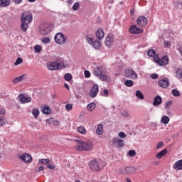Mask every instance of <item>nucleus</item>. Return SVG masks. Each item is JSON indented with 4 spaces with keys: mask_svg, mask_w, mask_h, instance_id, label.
Segmentation results:
<instances>
[{
    "mask_svg": "<svg viewBox=\"0 0 182 182\" xmlns=\"http://www.w3.org/2000/svg\"><path fill=\"white\" fill-rule=\"evenodd\" d=\"M118 136L121 138V139H126L127 135L124 134V132H121L118 134Z\"/></svg>",
    "mask_w": 182,
    "mask_h": 182,
    "instance_id": "nucleus-46",
    "label": "nucleus"
},
{
    "mask_svg": "<svg viewBox=\"0 0 182 182\" xmlns=\"http://www.w3.org/2000/svg\"><path fill=\"white\" fill-rule=\"evenodd\" d=\"M55 41L58 45H63L66 42V37L62 33H58L55 36Z\"/></svg>",
    "mask_w": 182,
    "mask_h": 182,
    "instance_id": "nucleus-7",
    "label": "nucleus"
},
{
    "mask_svg": "<svg viewBox=\"0 0 182 182\" xmlns=\"http://www.w3.org/2000/svg\"><path fill=\"white\" fill-rule=\"evenodd\" d=\"M73 109V105H72V104H67L65 105V109L68 112H70V110H72Z\"/></svg>",
    "mask_w": 182,
    "mask_h": 182,
    "instance_id": "nucleus-43",
    "label": "nucleus"
},
{
    "mask_svg": "<svg viewBox=\"0 0 182 182\" xmlns=\"http://www.w3.org/2000/svg\"><path fill=\"white\" fill-rule=\"evenodd\" d=\"M154 60L158 63L159 66H166V65H168V57L166 55L164 56L161 59L159 57H154Z\"/></svg>",
    "mask_w": 182,
    "mask_h": 182,
    "instance_id": "nucleus-6",
    "label": "nucleus"
},
{
    "mask_svg": "<svg viewBox=\"0 0 182 182\" xmlns=\"http://www.w3.org/2000/svg\"><path fill=\"white\" fill-rule=\"evenodd\" d=\"M53 124L54 126H59V121L58 120L53 121Z\"/></svg>",
    "mask_w": 182,
    "mask_h": 182,
    "instance_id": "nucleus-59",
    "label": "nucleus"
},
{
    "mask_svg": "<svg viewBox=\"0 0 182 182\" xmlns=\"http://www.w3.org/2000/svg\"><path fill=\"white\" fill-rule=\"evenodd\" d=\"M96 36L97 39H103L105 38V32L103 31V29L102 28H98L97 31L96 32Z\"/></svg>",
    "mask_w": 182,
    "mask_h": 182,
    "instance_id": "nucleus-20",
    "label": "nucleus"
},
{
    "mask_svg": "<svg viewBox=\"0 0 182 182\" xmlns=\"http://www.w3.org/2000/svg\"><path fill=\"white\" fill-rule=\"evenodd\" d=\"M176 77H178V79H182V69L177 70Z\"/></svg>",
    "mask_w": 182,
    "mask_h": 182,
    "instance_id": "nucleus-36",
    "label": "nucleus"
},
{
    "mask_svg": "<svg viewBox=\"0 0 182 182\" xmlns=\"http://www.w3.org/2000/svg\"><path fill=\"white\" fill-rule=\"evenodd\" d=\"M43 170H45V168L43 166H40L38 168V170H37V171H43Z\"/></svg>",
    "mask_w": 182,
    "mask_h": 182,
    "instance_id": "nucleus-60",
    "label": "nucleus"
},
{
    "mask_svg": "<svg viewBox=\"0 0 182 182\" xmlns=\"http://www.w3.org/2000/svg\"><path fill=\"white\" fill-rule=\"evenodd\" d=\"M11 5V0H0V6L6 7Z\"/></svg>",
    "mask_w": 182,
    "mask_h": 182,
    "instance_id": "nucleus-27",
    "label": "nucleus"
},
{
    "mask_svg": "<svg viewBox=\"0 0 182 182\" xmlns=\"http://www.w3.org/2000/svg\"><path fill=\"white\" fill-rule=\"evenodd\" d=\"M56 60H57V62H62V59L61 58H57Z\"/></svg>",
    "mask_w": 182,
    "mask_h": 182,
    "instance_id": "nucleus-62",
    "label": "nucleus"
},
{
    "mask_svg": "<svg viewBox=\"0 0 182 182\" xmlns=\"http://www.w3.org/2000/svg\"><path fill=\"white\" fill-rule=\"evenodd\" d=\"M5 124V121L4 120V118H0V127H2Z\"/></svg>",
    "mask_w": 182,
    "mask_h": 182,
    "instance_id": "nucleus-55",
    "label": "nucleus"
},
{
    "mask_svg": "<svg viewBox=\"0 0 182 182\" xmlns=\"http://www.w3.org/2000/svg\"><path fill=\"white\" fill-rule=\"evenodd\" d=\"M33 19V16L28 11H24L21 16V22H26L27 23H31Z\"/></svg>",
    "mask_w": 182,
    "mask_h": 182,
    "instance_id": "nucleus-4",
    "label": "nucleus"
},
{
    "mask_svg": "<svg viewBox=\"0 0 182 182\" xmlns=\"http://www.w3.org/2000/svg\"><path fill=\"white\" fill-rule=\"evenodd\" d=\"M73 11H77L79 9V3H75L73 6Z\"/></svg>",
    "mask_w": 182,
    "mask_h": 182,
    "instance_id": "nucleus-47",
    "label": "nucleus"
},
{
    "mask_svg": "<svg viewBox=\"0 0 182 182\" xmlns=\"http://www.w3.org/2000/svg\"><path fill=\"white\" fill-rule=\"evenodd\" d=\"M136 23L140 28H143L147 25V18L143 16H141L136 20Z\"/></svg>",
    "mask_w": 182,
    "mask_h": 182,
    "instance_id": "nucleus-12",
    "label": "nucleus"
},
{
    "mask_svg": "<svg viewBox=\"0 0 182 182\" xmlns=\"http://www.w3.org/2000/svg\"><path fill=\"white\" fill-rule=\"evenodd\" d=\"M151 79H158L159 78V75L156 73H152L150 75Z\"/></svg>",
    "mask_w": 182,
    "mask_h": 182,
    "instance_id": "nucleus-49",
    "label": "nucleus"
},
{
    "mask_svg": "<svg viewBox=\"0 0 182 182\" xmlns=\"http://www.w3.org/2000/svg\"><path fill=\"white\" fill-rule=\"evenodd\" d=\"M136 97L139 99V100H143L144 99V95H143V92L140 90H136L135 92Z\"/></svg>",
    "mask_w": 182,
    "mask_h": 182,
    "instance_id": "nucleus-29",
    "label": "nucleus"
},
{
    "mask_svg": "<svg viewBox=\"0 0 182 182\" xmlns=\"http://www.w3.org/2000/svg\"><path fill=\"white\" fill-rule=\"evenodd\" d=\"M32 114L34 116L36 119H38V116H39V109H33L32 110Z\"/></svg>",
    "mask_w": 182,
    "mask_h": 182,
    "instance_id": "nucleus-34",
    "label": "nucleus"
},
{
    "mask_svg": "<svg viewBox=\"0 0 182 182\" xmlns=\"http://www.w3.org/2000/svg\"><path fill=\"white\" fill-rule=\"evenodd\" d=\"M172 95L175 97H178V96H180V92H178V90H177L176 89H173V90H172Z\"/></svg>",
    "mask_w": 182,
    "mask_h": 182,
    "instance_id": "nucleus-38",
    "label": "nucleus"
},
{
    "mask_svg": "<svg viewBox=\"0 0 182 182\" xmlns=\"http://www.w3.org/2000/svg\"><path fill=\"white\" fill-rule=\"evenodd\" d=\"M26 77V75H21V76L14 78L12 80V82H13V83H19L20 82H22V80H25Z\"/></svg>",
    "mask_w": 182,
    "mask_h": 182,
    "instance_id": "nucleus-24",
    "label": "nucleus"
},
{
    "mask_svg": "<svg viewBox=\"0 0 182 182\" xmlns=\"http://www.w3.org/2000/svg\"><path fill=\"white\" fill-rule=\"evenodd\" d=\"M170 106H171V101H169L165 104V109H168Z\"/></svg>",
    "mask_w": 182,
    "mask_h": 182,
    "instance_id": "nucleus-54",
    "label": "nucleus"
},
{
    "mask_svg": "<svg viewBox=\"0 0 182 182\" xmlns=\"http://www.w3.org/2000/svg\"><path fill=\"white\" fill-rule=\"evenodd\" d=\"M49 161H50L49 159H40L38 161V163L39 164L45 165V164H48Z\"/></svg>",
    "mask_w": 182,
    "mask_h": 182,
    "instance_id": "nucleus-33",
    "label": "nucleus"
},
{
    "mask_svg": "<svg viewBox=\"0 0 182 182\" xmlns=\"http://www.w3.org/2000/svg\"><path fill=\"white\" fill-rule=\"evenodd\" d=\"M52 31V26L48 24H45L40 27V33L41 35H48Z\"/></svg>",
    "mask_w": 182,
    "mask_h": 182,
    "instance_id": "nucleus-9",
    "label": "nucleus"
},
{
    "mask_svg": "<svg viewBox=\"0 0 182 182\" xmlns=\"http://www.w3.org/2000/svg\"><path fill=\"white\" fill-rule=\"evenodd\" d=\"M128 156H129V157H134V156H136V151L134 150L129 151Z\"/></svg>",
    "mask_w": 182,
    "mask_h": 182,
    "instance_id": "nucleus-44",
    "label": "nucleus"
},
{
    "mask_svg": "<svg viewBox=\"0 0 182 182\" xmlns=\"http://www.w3.org/2000/svg\"><path fill=\"white\" fill-rule=\"evenodd\" d=\"M109 95V90H104L102 96H105V97H107Z\"/></svg>",
    "mask_w": 182,
    "mask_h": 182,
    "instance_id": "nucleus-53",
    "label": "nucleus"
},
{
    "mask_svg": "<svg viewBox=\"0 0 182 182\" xmlns=\"http://www.w3.org/2000/svg\"><path fill=\"white\" fill-rule=\"evenodd\" d=\"M130 33L137 34V33H143V29L139 28L137 26L133 25L129 28Z\"/></svg>",
    "mask_w": 182,
    "mask_h": 182,
    "instance_id": "nucleus-14",
    "label": "nucleus"
},
{
    "mask_svg": "<svg viewBox=\"0 0 182 182\" xmlns=\"http://www.w3.org/2000/svg\"><path fill=\"white\" fill-rule=\"evenodd\" d=\"M75 150L77 151H90L93 149V142L90 141H83L75 139Z\"/></svg>",
    "mask_w": 182,
    "mask_h": 182,
    "instance_id": "nucleus-1",
    "label": "nucleus"
},
{
    "mask_svg": "<svg viewBox=\"0 0 182 182\" xmlns=\"http://www.w3.org/2000/svg\"><path fill=\"white\" fill-rule=\"evenodd\" d=\"M64 78L65 79V80H67V82L72 80V74L70 73L65 74L64 76Z\"/></svg>",
    "mask_w": 182,
    "mask_h": 182,
    "instance_id": "nucleus-39",
    "label": "nucleus"
},
{
    "mask_svg": "<svg viewBox=\"0 0 182 182\" xmlns=\"http://www.w3.org/2000/svg\"><path fill=\"white\" fill-rule=\"evenodd\" d=\"M163 147H164V142L161 141L157 144V146H156L157 150L160 149H163Z\"/></svg>",
    "mask_w": 182,
    "mask_h": 182,
    "instance_id": "nucleus-45",
    "label": "nucleus"
},
{
    "mask_svg": "<svg viewBox=\"0 0 182 182\" xmlns=\"http://www.w3.org/2000/svg\"><path fill=\"white\" fill-rule=\"evenodd\" d=\"M125 76L129 79H137V73L132 69L125 70Z\"/></svg>",
    "mask_w": 182,
    "mask_h": 182,
    "instance_id": "nucleus-10",
    "label": "nucleus"
},
{
    "mask_svg": "<svg viewBox=\"0 0 182 182\" xmlns=\"http://www.w3.org/2000/svg\"><path fill=\"white\" fill-rule=\"evenodd\" d=\"M77 132L80 133V134H86V129H85L83 127H77Z\"/></svg>",
    "mask_w": 182,
    "mask_h": 182,
    "instance_id": "nucleus-31",
    "label": "nucleus"
},
{
    "mask_svg": "<svg viewBox=\"0 0 182 182\" xmlns=\"http://www.w3.org/2000/svg\"><path fill=\"white\" fill-rule=\"evenodd\" d=\"M86 41L88 42L90 45H92L94 49L99 50V48L102 46V44L100 43V41L99 40L93 41V38L90 37H87Z\"/></svg>",
    "mask_w": 182,
    "mask_h": 182,
    "instance_id": "nucleus-5",
    "label": "nucleus"
},
{
    "mask_svg": "<svg viewBox=\"0 0 182 182\" xmlns=\"http://www.w3.org/2000/svg\"><path fill=\"white\" fill-rule=\"evenodd\" d=\"M124 85L127 86V87H132V86H133V81L132 80H127L125 81Z\"/></svg>",
    "mask_w": 182,
    "mask_h": 182,
    "instance_id": "nucleus-35",
    "label": "nucleus"
},
{
    "mask_svg": "<svg viewBox=\"0 0 182 182\" xmlns=\"http://www.w3.org/2000/svg\"><path fill=\"white\" fill-rule=\"evenodd\" d=\"M75 182H81V181L79 180H75Z\"/></svg>",
    "mask_w": 182,
    "mask_h": 182,
    "instance_id": "nucleus-64",
    "label": "nucleus"
},
{
    "mask_svg": "<svg viewBox=\"0 0 182 182\" xmlns=\"http://www.w3.org/2000/svg\"><path fill=\"white\" fill-rule=\"evenodd\" d=\"M136 171V168L133 166H127L122 168V173L124 174H132V173H134Z\"/></svg>",
    "mask_w": 182,
    "mask_h": 182,
    "instance_id": "nucleus-17",
    "label": "nucleus"
},
{
    "mask_svg": "<svg viewBox=\"0 0 182 182\" xmlns=\"http://www.w3.org/2000/svg\"><path fill=\"white\" fill-rule=\"evenodd\" d=\"M41 50H42V48L41 47V46L36 45L34 47V51L36 52V53H39Z\"/></svg>",
    "mask_w": 182,
    "mask_h": 182,
    "instance_id": "nucleus-42",
    "label": "nucleus"
},
{
    "mask_svg": "<svg viewBox=\"0 0 182 182\" xmlns=\"http://www.w3.org/2000/svg\"><path fill=\"white\" fill-rule=\"evenodd\" d=\"M85 77H90V72L89 70L84 71Z\"/></svg>",
    "mask_w": 182,
    "mask_h": 182,
    "instance_id": "nucleus-51",
    "label": "nucleus"
},
{
    "mask_svg": "<svg viewBox=\"0 0 182 182\" xmlns=\"http://www.w3.org/2000/svg\"><path fill=\"white\" fill-rule=\"evenodd\" d=\"M23 62V60H22L21 58H18L16 62L14 63V65L18 66V65H21V63H22Z\"/></svg>",
    "mask_w": 182,
    "mask_h": 182,
    "instance_id": "nucleus-41",
    "label": "nucleus"
},
{
    "mask_svg": "<svg viewBox=\"0 0 182 182\" xmlns=\"http://www.w3.org/2000/svg\"><path fill=\"white\" fill-rule=\"evenodd\" d=\"M103 124H100L96 129V133L98 136H102V134H103Z\"/></svg>",
    "mask_w": 182,
    "mask_h": 182,
    "instance_id": "nucleus-26",
    "label": "nucleus"
},
{
    "mask_svg": "<svg viewBox=\"0 0 182 182\" xmlns=\"http://www.w3.org/2000/svg\"><path fill=\"white\" fill-rule=\"evenodd\" d=\"M4 116H5V109H0V118L4 119Z\"/></svg>",
    "mask_w": 182,
    "mask_h": 182,
    "instance_id": "nucleus-48",
    "label": "nucleus"
},
{
    "mask_svg": "<svg viewBox=\"0 0 182 182\" xmlns=\"http://www.w3.org/2000/svg\"><path fill=\"white\" fill-rule=\"evenodd\" d=\"M177 50H178L179 53H180V55L181 56L182 58V46H179L178 48H177Z\"/></svg>",
    "mask_w": 182,
    "mask_h": 182,
    "instance_id": "nucleus-57",
    "label": "nucleus"
},
{
    "mask_svg": "<svg viewBox=\"0 0 182 182\" xmlns=\"http://www.w3.org/2000/svg\"><path fill=\"white\" fill-rule=\"evenodd\" d=\"M18 99L21 103H31L32 102V97H26L22 94L18 95Z\"/></svg>",
    "mask_w": 182,
    "mask_h": 182,
    "instance_id": "nucleus-15",
    "label": "nucleus"
},
{
    "mask_svg": "<svg viewBox=\"0 0 182 182\" xmlns=\"http://www.w3.org/2000/svg\"><path fill=\"white\" fill-rule=\"evenodd\" d=\"M167 154V149H164L156 155V159L160 160V159L164 157Z\"/></svg>",
    "mask_w": 182,
    "mask_h": 182,
    "instance_id": "nucleus-25",
    "label": "nucleus"
},
{
    "mask_svg": "<svg viewBox=\"0 0 182 182\" xmlns=\"http://www.w3.org/2000/svg\"><path fill=\"white\" fill-rule=\"evenodd\" d=\"M64 86H65V88L68 89V90H69V85L65 83V84H64Z\"/></svg>",
    "mask_w": 182,
    "mask_h": 182,
    "instance_id": "nucleus-61",
    "label": "nucleus"
},
{
    "mask_svg": "<svg viewBox=\"0 0 182 182\" xmlns=\"http://www.w3.org/2000/svg\"><path fill=\"white\" fill-rule=\"evenodd\" d=\"M95 76L100 77V80L102 82H109L110 80V77L107 75V72H106V68L104 67H97L93 71Z\"/></svg>",
    "mask_w": 182,
    "mask_h": 182,
    "instance_id": "nucleus-2",
    "label": "nucleus"
},
{
    "mask_svg": "<svg viewBox=\"0 0 182 182\" xmlns=\"http://www.w3.org/2000/svg\"><path fill=\"white\" fill-rule=\"evenodd\" d=\"M106 166V163L102 159H95L90 162V167L94 171H100Z\"/></svg>",
    "mask_w": 182,
    "mask_h": 182,
    "instance_id": "nucleus-3",
    "label": "nucleus"
},
{
    "mask_svg": "<svg viewBox=\"0 0 182 182\" xmlns=\"http://www.w3.org/2000/svg\"><path fill=\"white\" fill-rule=\"evenodd\" d=\"M130 114L129 113V112H127V111H123L122 112V116H123L124 117H129V115Z\"/></svg>",
    "mask_w": 182,
    "mask_h": 182,
    "instance_id": "nucleus-50",
    "label": "nucleus"
},
{
    "mask_svg": "<svg viewBox=\"0 0 182 182\" xmlns=\"http://www.w3.org/2000/svg\"><path fill=\"white\" fill-rule=\"evenodd\" d=\"M42 112L44 114H50V108H49L48 106H46L43 108Z\"/></svg>",
    "mask_w": 182,
    "mask_h": 182,
    "instance_id": "nucleus-32",
    "label": "nucleus"
},
{
    "mask_svg": "<svg viewBox=\"0 0 182 182\" xmlns=\"http://www.w3.org/2000/svg\"><path fill=\"white\" fill-rule=\"evenodd\" d=\"M94 109H96V103L91 102L87 105V110H88V112H93Z\"/></svg>",
    "mask_w": 182,
    "mask_h": 182,
    "instance_id": "nucleus-28",
    "label": "nucleus"
},
{
    "mask_svg": "<svg viewBox=\"0 0 182 182\" xmlns=\"http://www.w3.org/2000/svg\"><path fill=\"white\" fill-rule=\"evenodd\" d=\"M147 53L151 58H154L156 56V51L154 50H149Z\"/></svg>",
    "mask_w": 182,
    "mask_h": 182,
    "instance_id": "nucleus-37",
    "label": "nucleus"
},
{
    "mask_svg": "<svg viewBox=\"0 0 182 182\" xmlns=\"http://www.w3.org/2000/svg\"><path fill=\"white\" fill-rule=\"evenodd\" d=\"M97 93H99V85H97V84H95L91 89L90 95L91 97H96V96H97Z\"/></svg>",
    "mask_w": 182,
    "mask_h": 182,
    "instance_id": "nucleus-16",
    "label": "nucleus"
},
{
    "mask_svg": "<svg viewBox=\"0 0 182 182\" xmlns=\"http://www.w3.org/2000/svg\"><path fill=\"white\" fill-rule=\"evenodd\" d=\"M174 170H182V159L176 161L173 166Z\"/></svg>",
    "mask_w": 182,
    "mask_h": 182,
    "instance_id": "nucleus-22",
    "label": "nucleus"
},
{
    "mask_svg": "<svg viewBox=\"0 0 182 182\" xmlns=\"http://www.w3.org/2000/svg\"><path fill=\"white\" fill-rule=\"evenodd\" d=\"M113 143L114 144H117L118 147H123L124 146V140L119 138H114Z\"/></svg>",
    "mask_w": 182,
    "mask_h": 182,
    "instance_id": "nucleus-18",
    "label": "nucleus"
},
{
    "mask_svg": "<svg viewBox=\"0 0 182 182\" xmlns=\"http://www.w3.org/2000/svg\"><path fill=\"white\" fill-rule=\"evenodd\" d=\"M113 42H114V40L113 39V36H108L106 37L105 38V45L106 46H111L112 43H113Z\"/></svg>",
    "mask_w": 182,
    "mask_h": 182,
    "instance_id": "nucleus-19",
    "label": "nucleus"
},
{
    "mask_svg": "<svg viewBox=\"0 0 182 182\" xmlns=\"http://www.w3.org/2000/svg\"><path fill=\"white\" fill-rule=\"evenodd\" d=\"M158 85L160 86V87H163V89H166V87H168L170 85V81H168V78H164L160 80L158 82Z\"/></svg>",
    "mask_w": 182,
    "mask_h": 182,
    "instance_id": "nucleus-13",
    "label": "nucleus"
},
{
    "mask_svg": "<svg viewBox=\"0 0 182 182\" xmlns=\"http://www.w3.org/2000/svg\"><path fill=\"white\" fill-rule=\"evenodd\" d=\"M28 28H29V23L21 21V29L23 32H26V31H28Z\"/></svg>",
    "mask_w": 182,
    "mask_h": 182,
    "instance_id": "nucleus-23",
    "label": "nucleus"
},
{
    "mask_svg": "<svg viewBox=\"0 0 182 182\" xmlns=\"http://www.w3.org/2000/svg\"><path fill=\"white\" fill-rule=\"evenodd\" d=\"M13 2H14V4H21L22 3V0H13Z\"/></svg>",
    "mask_w": 182,
    "mask_h": 182,
    "instance_id": "nucleus-58",
    "label": "nucleus"
},
{
    "mask_svg": "<svg viewBox=\"0 0 182 182\" xmlns=\"http://www.w3.org/2000/svg\"><path fill=\"white\" fill-rule=\"evenodd\" d=\"M41 42L43 43H49L50 42V38L49 37H44L41 39Z\"/></svg>",
    "mask_w": 182,
    "mask_h": 182,
    "instance_id": "nucleus-40",
    "label": "nucleus"
},
{
    "mask_svg": "<svg viewBox=\"0 0 182 182\" xmlns=\"http://www.w3.org/2000/svg\"><path fill=\"white\" fill-rule=\"evenodd\" d=\"M161 122L163 123V124H168V123L170 122V117H168V116L162 117V118L161 119Z\"/></svg>",
    "mask_w": 182,
    "mask_h": 182,
    "instance_id": "nucleus-30",
    "label": "nucleus"
},
{
    "mask_svg": "<svg viewBox=\"0 0 182 182\" xmlns=\"http://www.w3.org/2000/svg\"><path fill=\"white\" fill-rule=\"evenodd\" d=\"M19 159L23 163H31V161H32V156H31L29 154H26V153L23 154L22 155H20Z\"/></svg>",
    "mask_w": 182,
    "mask_h": 182,
    "instance_id": "nucleus-11",
    "label": "nucleus"
},
{
    "mask_svg": "<svg viewBox=\"0 0 182 182\" xmlns=\"http://www.w3.org/2000/svg\"><path fill=\"white\" fill-rule=\"evenodd\" d=\"M36 0H28V2L33 3V2H36Z\"/></svg>",
    "mask_w": 182,
    "mask_h": 182,
    "instance_id": "nucleus-63",
    "label": "nucleus"
},
{
    "mask_svg": "<svg viewBox=\"0 0 182 182\" xmlns=\"http://www.w3.org/2000/svg\"><path fill=\"white\" fill-rule=\"evenodd\" d=\"M164 46H165V48H168V47H170V42H168V41H164Z\"/></svg>",
    "mask_w": 182,
    "mask_h": 182,
    "instance_id": "nucleus-56",
    "label": "nucleus"
},
{
    "mask_svg": "<svg viewBox=\"0 0 182 182\" xmlns=\"http://www.w3.org/2000/svg\"><path fill=\"white\" fill-rule=\"evenodd\" d=\"M48 168H50V170H55V165H52L49 164V162L47 164Z\"/></svg>",
    "mask_w": 182,
    "mask_h": 182,
    "instance_id": "nucleus-52",
    "label": "nucleus"
},
{
    "mask_svg": "<svg viewBox=\"0 0 182 182\" xmlns=\"http://www.w3.org/2000/svg\"><path fill=\"white\" fill-rule=\"evenodd\" d=\"M60 67V64L58 62H48L46 63V68L48 70H58Z\"/></svg>",
    "mask_w": 182,
    "mask_h": 182,
    "instance_id": "nucleus-8",
    "label": "nucleus"
},
{
    "mask_svg": "<svg viewBox=\"0 0 182 182\" xmlns=\"http://www.w3.org/2000/svg\"><path fill=\"white\" fill-rule=\"evenodd\" d=\"M161 97L160 95H158L154 99L153 106H159V105H161Z\"/></svg>",
    "mask_w": 182,
    "mask_h": 182,
    "instance_id": "nucleus-21",
    "label": "nucleus"
}]
</instances>
